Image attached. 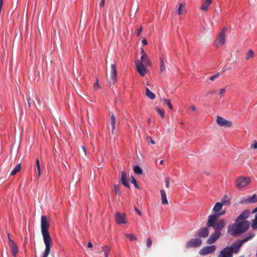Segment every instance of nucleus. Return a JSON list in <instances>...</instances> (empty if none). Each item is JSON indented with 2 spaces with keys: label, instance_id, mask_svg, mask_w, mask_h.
<instances>
[{
  "label": "nucleus",
  "instance_id": "obj_25",
  "mask_svg": "<svg viewBox=\"0 0 257 257\" xmlns=\"http://www.w3.org/2000/svg\"><path fill=\"white\" fill-rule=\"evenodd\" d=\"M254 55L253 51L251 49H250L245 53V59L246 61H248L250 59L253 58Z\"/></svg>",
  "mask_w": 257,
  "mask_h": 257
},
{
  "label": "nucleus",
  "instance_id": "obj_22",
  "mask_svg": "<svg viewBox=\"0 0 257 257\" xmlns=\"http://www.w3.org/2000/svg\"><path fill=\"white\" fill-rule=\"evenodd\" d=\"M161 199H162V203L164 205H166L168 204V201L167 198V195L166 192L164 190H161L160 191Z\"/></svg>",
  "mask_w": 257,
  "mask_h": 257
},
{
  "label": "nucleus",
  "instance_id": "obj_33",
  "mask_svg": "<svg viewBox=\"0 0 257 257\" xmlns=\"http://www.w3.org/2000/svg\"><path fill=\"white\" fill-rule=\"evenodd\" d=\"M251 227L253 229H257V213L255 215L254 219L252 221Z\"/></svg>",
  "mask_w": 257,
  "mask_h": 257
},
{
  "label": "nucleus",
  "instance_id": "obj_48",
  "mask_svg": "<svg viewBox=\"0 0 257 257\" xmlns=\"http://www.w3.org/2000/svg\"><path fill=\"white\" fill-rule=\"evenodd\" d=\"M148 141H149L153 145L155 144V142L153 140V139H152V138L151 137H148L147 139Z\"/></svg>",
  "mask_w": 257,
  "mask_h": 257
},
{
  "label": "nucleus",
  "instance_id": "obj_38",
  "mask_svg": "<svg viewBox=\"0 0 257 257\" xmlns=\"http://www.w3.org/2000/svg\"><path fill=\"white\" fill-rule=\"evenodd\" d=\"M162 100L167 104V105L168 106V107H169L170 109H173V106L170 102V100L167 99H163Z\"/></svg>",
  "mask_w": 257,
  "mask_h": 257
},
{
  "label": "nucleus",
  "instance_id": "obj_29",
  "mask_svg": "<svg viewBox=\"0 0 257 257\" xmlns=\"http://www.w3.org/2000/svg\"><path fill=\"white\" fill-rule=\"evenodd\" d=\"M146 95L148 97L151 99H154L155 98V94L151 92L148 88H146Z\"/></svg>",
  "mask_w": 257,
  "mask_h": 257
},
{
  "label": "nucleus",
  "instance_id": "obj_35",
  "mask_svg": "<svg viewBox=\"0 0 257 257\" xmlns=\"http://www.w3.org/2000/svg\"><path fill=\"white\" fill-rule=\"evenodd\" d=\"M161 64H160V72H163L166 70V68L164 65V62L163 59L161 58H160Z\"/></svg>",
  "mask_w": 257,
  "mask_h": 257
},
{
  "label": "nucleus",
  "instance_id": "obj_9",
  "mask_svg": "<svg viewBox=\"0 0 257 257\" xmlns=\"http://www.w3.org/2000/svg\"><path fill=\"white\" fill-rule=\"evenodd\" d=\"M202 244V240L199 238H193L190 240L186 244V247H196Z\"/></svg>",
  "mask_w": 257,
  "mask_h": 257
},
{
  "label": "nucleus",
  "instance_id": "obj_58",
  "mask_svg": "<svg viewBox=\"0 0 257 257\" xmlns=\"http://www.w3.org/2000/svg\"><path fill=\"white\" fill-rule=\"evenodd\" d=\"M151 118H149L148 120H147V122L149 124H150V123H151Z\"/></svg>",
  "mask_w": 257,
  "mask_h": 257
},
{
  "label": "nucleus",
  "instance_id": "obj_43",
  "mask_svg": "<svg viewBox=\"0 0 257 257\" xmlns=\"http://www.w3.org/2000/svg\"><path fill=\"white\" fill-rule=\"evenodd\" d=\"M220 75V73H218L215 75H212V76L210 77V80L211 81H214L215 79L218 78Z\"/></svg>",
  "mask_w": 257,
  "mask_h": 257
},
{
  "label": "nucleus",
  "instance_id": "obj_15",
  "mask_svg": "<svg viewBox=\"0 0 257 257\" xmlns=\"http://www.w3.org/2000/svg\"><path fill=\"white\" fill-rule=\"evenodd\" d=\"M209 234V230L206 227H203L198 230L196 236L200 237H206Z\"/></svg>",
  "mask_w": 257,
  "mask_h": 257
},
{
  "label": "nucleus",
  "instance_id": "obj_46",
  "mask_svg": "<svg viewBox=\"0 0 257 257\" xmlns=\"http://www.w3.org/2000/svg\"><path fill=\"white\" fill-rule=\"evenodd\" d=\"M142 30V27H140L139 29H138L137 32V33H136V35H137V37H139L140 36V35L141 33Z\"/></svg>",
  "mask_w": 257,
  "mask_h": 257
},
{
  "label": "nucleus",
  "instance_id": "obj_23",
  "mask_svg": "<svg viewBox=\"0 0 257 257\" xmlns=\"http://www.w3.org/2000/svg\"><path fill=\"white\" fill-rule=\"evenodd\" d=\"M212 2V0H205L201 7V10L202 11H206L208 7L210 6Z\"/></svg>",
  "mask_w": 257,
  "mask_h": 257
},
{
  "label": "nucleus",
  "instance_id": "obj_50",
  "mask_svg": "<svg viewBox=\"0 0 257 257\" xmlns=\"http://www.w3.org/2000/svg\"><path fill=\"white\" fill-rule=\"evenodd\" d=\"M105 4V0H101V2L99 4V6L100 7H102L104 6Z\"/></svg>",
  "mask_w": 257,
  "mask_h": 257
},
{
  "label": "nucleus",
  "instance_id": "obj_1",
  "mask_svg": "<svg viewBox=\"0 0 257 257\" xmlns=\"http://www.w3.org/2000/svg\"><path fill=\"white\" fill-rule=\"evenodd\" d=\"M49 226L50 223L47 216H42L41 218V232L45 245V249L42 257H48L50 252L52 240L48 231Z\"/></svg>",
  "mask_w": 257,
  "mask_h": 257
},
{
  "label": "nucleus",
  "instance_id": "obj_53",
  "mask_svg": "<svg viewBox=\"0 0 257 257\" xmlns=\"http://www.w3.org/2000/svg\"><path fill=\"white\" fill-rule=\"evenodd\" d=\"M111 126V133L112 134H113L114 130H115V125H112Z\"/></svg>",
  "mask_w": 257,
  "mask_h": 257
},
{
  "label": "nucleus",
  "instance_id": "obj_45",
  "mask_svg": "<svg viewBox=\"0 0 257 257\" xmlns=\"http://www.w3.org/2000/svg\"><path fill=\"white\" fill-rule=\"evenodd\" d=\"M251 147L254 150L257 149V142L254 141L253 143L251 144Z\"/></svg>",
  "mask_w": 257,
  "mask_h": 257
},
{
  "label": "nucleus",
  "instance_id": "obj_41",
  "mask_svg": "<svg viewBox=\"0 0 257 257\" xmlns=\"http://www.w3.org/2000/svg\"><path fill=\"white\" fill-rule=\"evenodd\" d=\"M152 243H153V241H152V239L150 238H148L147 240L146 244H147V246L148 248H150L151 247V246L152 245Z\"/></svg>",
  "mask_w": 257,
  "mask_h": 257
},
{
  "label": "nucleus",
  "instance_id": "obj_56",
  "mask_svg": "<svg viewBox=\"0 0 257 257\" xmlns=\"http://www.w3.org/2000/svg\"><path fill=\"white\" fill-rule=\"evenodd\" d=\"M97 86L98 87L99 86V85H98V80H97V82L94 84V88H96V87Z\"/></svg>",
  "mask_w": 257,
  "mask_h": 257
},
{
  "label": "nucleus",
  "instance_id": "obj_49",
  "mask_svg": "<svg viewBox=\"0 0 257 257\" xmlns=\"http://www.w3.org/2000/svg\"><path fill=\"white\" fill-rule=\"evenodd\" d=\"M225 91V88H221V89L220 90V92H219V93H220V94L221 95H223V94L224 93Z\"/></svg>",
  "mask_w": 257,
  "mask_h": 257
},
{
  "label": "nucleus",
  "instance_id": "obj_40",
  "mask_svg": "<svg viewBox=\"0 0 257 257\" xmlns=\"http://www.w3.org/2000/svg\"><path fill=\"white\" fill-rule=\"evenodd\" d=\"M116 122V119L113 114H112L110 117V124L112 125H115Z\"/></svg>",
  "mask_w": 257,
  "mask_h": 257
},
{
  "label": "nucleus",
  "instance_id": "obj_60",
  "mask_svg": "<svg viewBox=\"0 0 257 257\" xmlns=\"http://www.w3.org/2000/svg\"><path fill=\"white\" fill-rule=\"evenodd\" d=\"M8 238H9V242H10V240H12V239H11V237H10V234H9V233H8Z\"/></svg>",
  "mask_w": 257,
  "mask_h": 257
},
{
  "label": "nucleus",
  "instance_id": "obj_3",
  "mask_svg": "<svg viewBox=\"0 0 257 257\" xmlns=\"http://www.w3.org/2000/svg\"><path fill=\"white\" fill-rule=\"evenodd\" d=\"M224 213L225 211H222L220 213L210 215L208 217L206 226L208 227H213L215 232H220L221 230L225 226L226 222L223 219L217 221V219L220 215Z\"/></svg>",
  "mask_w": 257,
  "mask_h": 257
},
{
  "label": "nucleus",
  "instance_id": "obj_4",
  "mask_svg": "<svg viewBox=\"0 0 257 257\" xmlns=\"http://www.w3.org/2000/svg\"><path fill=\"white\" fill-rule=\"evenodd\" d=\"M227 31L226 28H223L221 31L216 36L213 42V45L216 47H221L224 45L226 41L225 33Z\"/></svg>",
  "mask_w": 257,
  "mask_h": 257
},
{
  "label": "nucleus",
  "instance_id": "obj_57",
  "mask_svg": "<svg viewBox=\"0 0 257 257\" xmlns=\"http://www.w3.org/2000/svg\"><path fill=\"white\" fill-rule=\"evenodd\" d=\"M257 212V207L255 208L252 211V213H255Z\"/></svg>",
  "mask_w": 257,
  "mask_h": 257
},
{
  "label": "nucleus",
  "instance_id": "obj_31",
  "mask_svg": "<svg viewBox=\"0 0 257 257\" xmlns=\"http://www.w3.org/2000/svg\"><path fill=\"white\" fill-rule=\"evenodd\" d=\"M125 236L128 238L130 241H134L137 239L136 236L133 233H125Z\"/></svg>",
  "mask_w": 257,
  "mask_h": 257
},
{
  "label": "nucleus",
  "instance_id": "obj_12",
  "mask_svg": "<svg viewBox=\"0 0 257 257\" xmlns=\"http://www.w3.org/2000/svg\"><path fill=\"white\" fill-rule=\"evenodd\" d=\"M125 217V214H121L119 212H117L115 215V221L118 224L126 223Z\"/></svg>",
  "mask_w": 257,
  "mask_h": 257
},
{
  "label": "nucleus",
  "instance_id": "obj_36",
  "mask_svg": "<svg viewBox=\"0 0 257 257\" xmlns=\"http://www.w3.org/2000/svg\"><path fill=\"white\" fill-rule=\"evenodd\" d=\"M131 182L132 184H133L137 188H138L139 189H140V187L138 185L136 180L133 176H132L131 178Z\"/></svg>",
  "mask_w": 257,
  "mask_h": 257
},
{
  "label": "nucleus",
  "instance_id": "obj_7",
  "mask_svg": "<svg viewBox=\"0 0 257 257\" xmlns=\"http://www.w3.org/2000/svg\"><path fill=\"white\" fill-rule=\"evenodd\" d=\"M216 122L221 126L230 127L232 125V123L231 121L227 120L220 116H217Z\"/></svg>",
  "mask_w": 257,
  "mask_h": 257
},
{
  "label": "nucleus",
  "instance_id": "obj_8",
  "mask_svg": "<svg viewBox=\"0 0 257 257\" xmlns=\"http://www.w3.org/2000/svg\"><path fill=\"white\" fill-rule=\"evenodd\" d=\"M243 243L240 239H238L232 243L230 246H227V247L230 249L232 252V254H233V253H238Z\"/></svg>",
  "mask_w": 257,
  "mask_h": 257
},
{
  "label": "nucleus",
  "instance_id": "obj_47",
  "mask_svg": "<svg viewBox=\"0 0 257 257\" xmlns=\"http://www.w3.org/2000/svg\"><path fill=\"white\" fill-rule=\"evenodd\" d=\"M216 91L214 90H210L209 91H208L207 94V95H209V94H211V95H213L215 93Z\"/></svg>",
  "mask_w": 257,
  "mask_h": 257
},
{
  "label": "nucleus",
  "instance_id": "obj_28",
  "mask_svg": "<svg viewBox=\"0 0 257 257\" xmlns=\"http://www.w3.org/2000/svg\"><path fill=\"white\" fill-rule=\"evenodd\" d=\"M36 167H37V174L38 175V178H39L41 176V173L40 163V161H39L38 158H37L36 159Z\"/></svg>",
  "mask_w": 257,
  "mask_h": 257
},
{
  "label": "nucleus",
  "instance_id": "obj_55",
  "mask_svg": "<svg viewBox=\"0 0 257 257\" xmlns=\"http://www.w3.org/2000/svg\"><path fill=\"white\" fill-rule=\"evenodd\" d=\"M191 109L193 110V111H195L196 108V107L194 106V105H192L191 107H190Z\"/></svg>",
  "mask_w": 257,
  "mask_h": 257
},
{
  "label": "nucleus",
  "instance_id": "obj_18",
  "mask_svg": "<svg viewBox=\"0 0 257 257\" xmlns=\"http://www.w3.org/2000/svg\"><path fill=\"white\" fill-rule=\"evenodd\" d=\"M120 180L124 186L130 188V186L128 182L126 181V175L125 172L122 171L121 172Z\"/></svg>",
  "mask_w": 257,
  "mask_h": 257
},
{
  "label": "nucleus",
  "instance_id": "obj_11",
  "mask_svg": "<svg viewBox=\"0 0 257 257\" xmlns=\"http://www.w3.org/2000/svg\"><path fill=\"white\" fill-rule=\"evenodd\" d=\"M216 249L215 245L207 246L203 247L200 250V254L201 255H206L213 252Z\"/></svg>",
  "mask_w": 257,
  "mask_h": 257
},
{
  "label": "nucleus",
  "instance_id": "obj_13",
  "mask_svg": "<svg viewBox=\"0 0 257 257\" xmlns=\"http://www.w3.org/2000/svg\"><path fill=\"white\" fill-rule=\"evenodd\" d=\"M221 232H215L213 233L207 240L206 243L211 244L215 242L217 239L220 236Z\"/></svg>",
  "mask_w": 257,
  "mask_h": 257
},
{
  "label": "nucleus",
  "instance_id": "obj_14",
  "mask_svg": "<svg viewBox=\"0 0 257 257\" xmlns=\"http://www.w3.org/2000/svg\"><path fill=\"white\" fill-rule=\"evenodd\" d=\"M217 257H233V254L230 249L226 247L220 251Z\"/></svg>",
  "mask_w": 257,
  "mask_h": 257
},
{
  "label": "nucleus",
  "instance_id": "obj_27",
  "mask_svg": "<svg viewBox=\"0 0 257 257\" xmlns=\"http://www.w3.org/2000/svg\"><path fill=\"white\" fill-rule=\"evenodd\" d=\"M102 250L104 252V256L108 257V254L110 251V247L108 245H105L102 247Z\"/></svg>",
  "mask_w": 257,
  "mask_h": 257
},
{
  "label": "nucleus",
  "instance_id": "obj_42",
  "mask_svg": "<svg viewBox=\"0 0 257 257\" xmlns=\"http://www.w3.org/2000/svg\"><path fill=\"white\" fill-rule=\"evenodd\" d=\"M165 186L167 188H169L170 179L169 178L166 177L165 179Z\"/></svg>",
  "mask_w": 257,
  "mask_h": 257
},
{
  "label": "nucleus",
  "instance_id": "obj_24",
  "mask_svg": "<svg viewBox=\"0 0 257 257\" xmlns=\"http://www.w3.org/2000/svg\"><path fill=\"white\" fill-rule=\"evenodd\" d=\"M222 203H221L220 202H217L215 204L213 208V211L215 212V214L219 213L218 212L222 209ZM220 213V212H219V213Z\"/></svg>",
  "mask_w": 257,
  "mask_h": 257
},
{
  "label": "nucleus",
  "instance_id": "obj_17",
  "mask_svg": "<svg viewBox=\"0 0 257 257\" xmlns=\"http://www.w3.org/2000/svg\"><path fill=\"white\" fill-rule=\"evenodd\" d=\"M9 244L13 255L16 256L18 251V248L16 244L13 240H11L10 242H9Z\"/></svg>",
  "mask_w": 257,
  "mask_h": 257
},
{
  "label": "nucleus",
  "instance_id": "obj_20",
  "mask_svg": "<svg viewBox=\"0 0 257 257\" xmlns=\"http://www.w3.org/2000/svg\"><path fill=\"white\" fill-rule=\"evenodd\" d=\"M185 3H182L180 4L178 8H177V10L176 11V12L177 13V14L179 15L184 14L186 13V9L185 7Z\"/></svg>",
  "mask_w": 257,
  "mask_h": 257
},
{
  "label": "nucleus",
  "instance_id": "obj_21",
  "mask_svg": "<svg viewBox=\"0 0 257 257\" xmlns=\"http://www.w3.org/2000/svg\"><path fill=\"white\" fill-rule=\"evenodd\" d=\"M244 202L246 204L257 202V195L253 194L251 196H248L247 198L244 201Z\"/></svg>",
  "mask_w": 257,
  "mask_h": 257
},
{
  "label": "nucleus",
  "instance_id": "obj_19",
  "mask_svg": "<svg viewBox=\"0 0 257 257\" xmlns=\"http://www.w3.org/2000/svg\"><path fill=\"white\" fill-rule=\"evenodd\" d=\"M142 52L143 53L141 58V60H140V62H142V64L145 65H150V62L148 59V58L145 53L143 49H142Z\"/></svg>",
  "mask_w": 257,
  "mask_h": 257
},
{
  "label": "nucleus",
  "instance_id": "obj_39",
  "mask_svg": "<svg viewBox=\"0 0 257 257\" xmlns=\"http://www.w3.org/2000/svg\"><path fill=\"white\" fill-rule=\"evenodd\" d=\"M114 189L115 195L119 194V185H115L114 186Z\"/></svg>",
  "mask_w": 257,
  "mask_h": 257
},
{
  "label": "nucleus",
  "instance_id": "obj_10",
  "mask_svg": "<svg viewBox=\"0 0 257 257\" xmlns=\"http://www.w3.org/2000/svg\"><path fill=\"white\" fill-rule=\"evenodd\" d=\"M136 67L138 73L142 76H144L146 73V68L145 65L142 64V62H140V60H137L136 61Z\"/></svg>",
  "mask_w": 257,
  "mask_h": 257
},
{
  "label": "nucleus",
  "instance_id": "obj_54",
  "mask_svg": "<svg viewBox=\"0 0 257 257\" xmlns=\"http://www.w3.org/2000/svg\"><path fill=\"white\" fill-rule=\"evenodd\" d=\"M87 246L88 247L92 248L93 245H92V244L90 242H88Z\"/></svg>",
  "mask_w": 257,
  "mask_h": 257
},
{
  "label": "nucleus",
  "instance_id": "obj_61",
  "mask_svg": "<svg viewBox=\"0 0 257 257\" xmlns=\"http://www.w3.org/2000/svg\"><path fill=\"white\" fill-rule=\"evenodd\" d=\"M147 85H149V82H148L147 83Z\"/></svg>",
  "mask_w": 257,
  "mask_h": 257
},
{
  "label": "nucleus",
  "instance_id": "obj_34",
  "mask_svg": "<svg viewBox=\"0 0 257 257\" xmlns=\"http://www.w3.org/2000/svg\"><path fill=\"white\" fill-rule=\"evenodd\" d=\"M221 203L223 204V205H228L230 204V201L229 199H228L227 197L226 196H224V198L221 199Z\"/></svg>",
  "mask_w": 257,
  "mask_h": 257
},
{
  "label": "nucleus",
  "instance_id": "obj_52",
  "mask_svg": "<svg viewBox=\"0 0 257 257\" xmlns=\"http://www.w3.org/2000/svg\"><path fill=\"white\" fill-rule=\"evenodd\" d=\"M142 43L144 45H147V41L146 40V39L144 38L142 40Z\"/></svg>",
  "mask_w": 257,
  "mask_h": 257
},
{
  "label": "nucleus",
  "instance_id": "obj_6",
  "mask_svg": "<svg viewBox=\"0 0 257 257\" xmlns=\"http://www.w3.org/2000/svg\"><path fill=\"white\" fill-rule=\"evenodd\" d=\"M110 73L111 75L108 79V83L109 86L113 85L117 81V73L116 65L115 64H112L110 66Z\"/></svg>",
  "mask_w": 257,
  "mask_h": 257
},
{
  "label": "nucleus",
  "instance_id": "obj_5",
  "mask_svg": "<svg viewBox=\"0 0 257 257\" xmlns=\"http://www.w3.org/2000/svg\"><path fill=\"white\" fill-rule=\"evenodd\" d=\"M250 183V179L248 177H239L236 180V187L240 189L243 188Z\"/></svg>",
  "mask_w": 257,
  "mask_h": 257
},
{
  "label": "nucleus",
  "instance_id": "obj_51",
  "mask_svg": "<svg viewBox=\"0 0 257 257\" xmlns=\"http://www.w3.org/2000/svg\"><path fill=\"white\" fill-rule=\"evenodd\" d=\"M135 210L139 215H142V213L141 212V211L136 207H135Z\"/></svg>",
  "mask_w": 257,
  "mask_h": 257
},
{
  "label": "nucleus",
  "instance_id": "obj_16",
  "mask_svg": "<svg viewBox=\"0 0 257 257\" xmlns=\"http://www.w3.org/2000/svg\"><path fill=\"white\" fill-rule=\"evenodd\" d=\"M250 211L249 210H245L239 215L236 220H237V221H247L246 219L248 217Z\"/></svg>",
  "mask_w": 257,
  "mask_h": 257
},
{
  "label": "nucleus",
  "instance_id": "obj_30",
  "mask_svg": "<svg viewBox=\"0 0 257 257\" xmlns=\"http://www.w3.org/2000/svg\"><path fill=\"white\" fill-rule=\"evenodd\" d=\"M21 164H18L16 165L14 169H13L11 173V175H15L18 172H19L21 170Z\"/></svg>",
  "mask_w": 257,
  "mask_h": 257
},
{
  "label": "nucleus",
  "instance_id": "obj_59",
  "mask_svg": "<svg viewBox=\"0 0 257 257\" xmlns=\"http://www.w3.org/2000/svg\"><path fill=\"white\" fill-rule=\"evenodd\" d=\"M160 164L162 165H164V161L163 160L161 161L160 162Z\"/></svg>",
  "mask_w": 257,
  "mask_h": 257
},
{
  "label": "nucleus",
  "instance_id": "obj_2",
  "mask_svg": "<svg viewBox=\"0 0 257 257\" xmlns=\"http://www.w3.org/2000/svg\"><path fill=\"white\" fill-rule=\"evenodd\" d=\"M250 224L248 221H238L235 220L234 224H229L227 231L231 235L236 236L245 232L249 228Z\"/></svg>",
  "mask_w": 257,
  "mask_h": 257
},
{
  "label": "nucleus",
  "instance_id": "obj_26",
  "mask_svg": "<svg viewBox=\"0 0 257 257\" xmlns=\"http://www.w3.org/2000/svg\"><path fill=\"white\" fill-rule=\"evenodd\" d=\"M254 236V234L253 233H249L245 235L244 238L242 239H240L243 244L251 239Z\"/></svg>",
  "mask_w": 257,
  "mask_h": 257
},
{
  "label": "nucleus",
  "instance_id": "obj_32",
  "mask_svg": "<svg viewBox=\"0 0 257 257\" xmlns=\"http://www.w3.org/2000/svg\"><path fill=\"white\" fill-rule=\"evenodd\" d=\"M134 171L136 174L139 175H142L143 173V170L139 166H135L134 168Z\"/></svg>",
  "mask_w": 257,
  "mask_h": 257
},
{
  "label": "nucleus",
  "instance_id": "obj_37",
  "mask_svg": "<svg viewBox=\"0 0 257 257\" xmlns=\"http://www.w3.org/2000/svg\"><path fill=\"white\" fill-rule=\"evenodd\" d=\"M155 109L162 117H164V111L163 110L159 108L158 107H156Z\"/></svg>",
  "mask_w": 257,
  "mask_h": 257
},
{
  "label": "nucleus",
  "instance_id": "obj_44",
  "mask_svg": "<svg viewBox=\"0 0 257 257\" xmlns=\"http://www.w3.org/2000/svg\"><path fill=\"white\" fill-rule=\"evenodd\" d=\"M81 152H80V154L81 155H83L84 156H85L86 155V149H85V148L84 146H82L81 147Z\"/></svg>",
  "mask_w": 257,
  "mask_h": 257
}]
</instances>
